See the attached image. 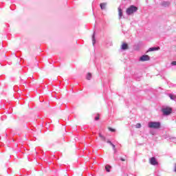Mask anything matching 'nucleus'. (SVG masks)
Wrapping results in <instances>:
<instances>
[{
  "instance_id": "nucleus-15",
  "label": "nucleus",
  "mask_w": 176,
  "mask_h": 176,
  "mask_svg": "<svg viewBox=\"0 0 176 176\" xmlns=\"http://www.w3.org/2000/svg\"><path fill=\"white\" fill-rule=\"evenodd\" d=\"M92 41H93V44L94 45V43L96 42V37H95L94 34H93V36H92Z\"/></svg>"
},
{
  "instance_id": "nucleus-21",
  "label": "nucleus",
  "mask_w": 176,
  "mask_h": 176,
  "mask_svg": "<svg viewBox=\"0 0 176 176\" xmlns=\"http://www.w3.org/2000/svg\"><path fill=\"white\" fill-rule=\"evenodd\" d=\"M121 161H126L125 158H121Z\"/></svg>"
},
{
  "instance_id": "nucleus-7",
  "label": "nucleus",
  "mask_w": 176,
  "mask_h": 176,
  "mask_svg": "<svg viewBox=\"0 0 176 176\" xmlns=\"http://www.w3.org/2000/svg\"><path fill=\"white\" fill-rule=\"evenodd\" d=\"M122 49H129L128 43H123L122 45H121Z\"/></svg>"
},
{
  "instance_id": "nucleus-8",
  "label": "nucleus",
  "mask_w": 176,
  "mask_h": 176,
  "mask_svg": "<svg viewBox=\"0 0 176 176\" xmlns=\"http://www.w3.org/2000/svg\"><path fill=\"white\" fill-rule=\"evenodd\" d=\"M159 49H160V46H158L157 47H149L148 50L149 52H152L153 50H159Z\"/></svg>"
},
{
  "instance_id": "nucleus-11",
  "label": "nucleus",
  "mask_w": 176,
  "mask_h": 176,
  "mask_svg": "<svg viewBox=\"0 0 176 176\" xmlns=\"http://www.w3.org/2000/svg\"><path fill=\"white\" fill-rule=\"evenodd\" d=\"M99 138L102 140L105 141L106 140V138L105 136H104V135H102V133H99Z\"/></svg>"
},
{
  "instance_id": "nucleus-22",
  "label": "nucleus",
  "mask_w": 176,
  "mask_h": 176,
  "mask_svg": "<svg viewBox=\"0 0 176 176\" xmlns=\"http://www.w3.org/2000/svg\"><path fill=\"white\" fill-rule=\"evenodd\" d=\"M78 176H82V173H80L78 175Z\"/></svg>"
},
{
  "instance_id": "nucleus-10",
  "label": "nucleus",
  "mask_w": 176,
  "mask_h": 176,
  "mask_svg": "<svg viewBox=\"0 0 176 176\" xmlns=\"http://www.w3.org/2000/svg\"><path fill=\"white\" fill-rule=\"evenodd\" d=\"M111 165L105 166V169H106L107 172H111Z\"/></svg>"
},
{
  "instance_id": "nucleus-14",
  "label": "nucleus",
  "mask_w": 176,
  "mask_h": 176,
  "mask_svg": "<svg viewBox=\"0 0 176 176\" xmlns=\"http://www.w3.org/2000/svg\"><path fill=\"white\" fill-rule=\"evenodd\" d=\"M108 130L111 131V133H115V131H116V130H115V129H112V127H108Z\"/></svg>"
},
{
  "instance_id": "nucleus-5",
  "label": "nucleus",
  "mask_w": 176,
  "mask_h": 176,
  "mask_svg": "<svg viewBox=\"0 0 176 176\" xmlns=\"http://www.w3.org/2000/svg\"><path fill=\"white\" fill-rule=\"evenodd\" d=\"M140 60L141 61H147L148 60H150V57L148 54H144L140 58Z\"/></svg>"
},
{
  "instance_id": "nucleus-9",
  "label": "nucleus",
  "mask_w": 176,
  "mask_h": 176,
  "mask_svg": "<svg viewBox=\"0 0 176 176\" xmlns=\"http://www.w3.org/2000/svg\"><path fill=\"white\" fill-rule=\"evenodd\" d=\"M118 15L120 18H122L123 15L122 10L121 8H118Z\"/></svg>"
},
{
  "instance_id": "nucleus-23",
  "label": "nucleus",
  "mask_w": 176,
  "mask_h": 176,
  "mask_svg": "<svg viewBox=\"0 0 176 176\" xmlns=\"http://www.w3.org/2000/svg\"><path fill=\"white\" fill-rule=\"evenodd\" d=\"M175 171L176 172V164L175 165Z\"/></svg>"
},
{
  "instance_id": "nucleus-18",
  "label": "nucleus",
  "mask_w": 176,
  "mask_h": 176,
  "mask_svg": "<svg viewBox=\"0 0 176 176\" xmlns=\"http://www.w3.org/2000/svg\"><path fill=\"white\" fill-rule=\"evenodd\" d=\"M171 64L172 65H176V61H172Z\"/></svg>"
},
{
  "instance_id": "nucleus-13",
  "label": "nucleus",
  "mask_w": 176,
  "mask_h": 176,
  "mask_svg": "<svg viewBox=\"0 0 176 176\" xmlns=\"http://www.w3.org/2000/svg\"><path fill=\"white\" fill-rule=\"evenodd\" d=\"M169 97L170 100H175L176 96H173V94H169Z\"/></svg>"
},
{
  "instance_id": "nucleus-1",
  "label": "nucleus",
  "mask_w": 176,
  "mask_h": 176,
  "mask_svg": "<svg viewBox=\"0 0 176 176\" xmlns=\"http://www.w3.org/2000/svg\"><path fill=\"white\" fill-rule=\"evenodd\" d=\"M148 127L149 129H161V123L160 122H150Z\"/></svg>"
},
{
  "instance_id": "nucleus-19",
  "label": "nucleus",
  "mask_w": 176,
  "mask_h": 176,
  "mask_svg": "<svg viewBox=\"0 0 176 176\" xmlns=\"http://www.w3.org/2000/svg\"><path fill=\"white\" fill-rule=\"evenodd\" d=\"M107 143H109L111 145L113 144V143L111 140H107Z\"/></svg>"
},
{
  "instance_id": "nucleus-4",
  "label": "nucleus",
  "mask_w": 176,
  "mask_h": 176,
  "mask_svg": "<svg viewBox=\"0 0 176 176\" xmlns=\"http://www.w3.org/2000/svg\"><path fill=\"white\" fill-rule=\"evenodd\" d=\"M150 164H151V165H158L159 162L157 161L155 157H151L150 159Z\"/></svg>"
},
{
  "instance_id": "nucleus-12",
  "label": "nucleus",
  "mask_w": 176,
  "mask_h": 176,
  "mask_svg": "<svg viewBox=\"0 0 176 176\" xmlns=\"http://www.w3.org/2000/svg\"><path fill=\"white\" fill-rule=\"evenodd\" d=\"M91 76H92L90 72H88L87 79H88V80H90V79L91 78Z\"/></svg>"
},
{
  "instance_id": "nucleus-6",
  "label": "nucleus",
  "mask_w": 176,
  "mask_h": 176,
  "mask_svg": "<svg viewBox=\"0 0 176 176\" xmlns=\"http://www.w3.org/2000/svg\"><path fill=\"white\" fill-rule=\"evenodd\" d=\"M107 6V3H101L100 4V6L101 10H105Z\"/></svg>"
},
{
  "instance_id": "nucleus-17",
  "label": "nucleus",
  "mask_w": 176,
  "mask_h": 176,
  "mask_svg": "<svg viewBox=\"0 0 176 176\" xmlns=\"http://www.w3.org/2000/svg\"><path fill=\"white\" fill-rule=\"evenodd\" d=\"M100 119V115L98 113V116L95 118V120H99Z\"/></svg>"
},
{
  "instance_id": "nucleus-3",
  "label": "nucleus",
  "mask_w": 176,
  "mask_h": 176,
  "mask_svg": "<svg viewBox=\"0 0 176 176\" xmlns=\"http://www.w3.org/2000/svg\"><path fill=\"white\" fill-rule=\"evenodd\" d=\"M138 8L137 7H135V6H131L129 8L126 10V14L128 15H131L134 12H136L138 11Z\"/></svg>"
},
{
  "instance_id": "nucleus-16",
  "label": "nucleus",
  "mask_w": 176,
  "mask_h": 176,
  "mask_svg": "<svg viewBox=\"0 0 176 176\" xmlns=\"http://www.w3.org/2000/svg\"><path fill=\"white\" fill-rule=\"evenodd\" d=\"M142 127V126H141V124L140 123H138L137 124H136V129H140Z\"/></svg>"
},
{
  "instance_id": "nucleus-2",
  "label": "nucleus",
  "mask_w": 176,
  "mask_h": 176,
  "mask_svg": "<svg viewBox=\"0 0 176 176\" xmlns=\"http://www.w3.org/2000/svg\"><path fill=\"white\" fill-rule=\"evenodd\" d=\"M162 112L163 115L168 116V115H170V113H172L173 109L170 107H166V108H163L162 109Z\"/></svg>"
},
{
  "instance_id": "nucleus-20",
  "label": "nucleus",
  "mask_w": 176,
  "mask_h": 176,
  "mask_svg": "<svg viewBox=\"0 0 176 176\" xmlns=\"http://www.w3.org/2000/svg\"><path fill=\"white\" fill-rule=\"evenodd\" d=\"M111 146H112L113 148H116V144H113V143H112Z\"/></svg>"
}]
</instances>
